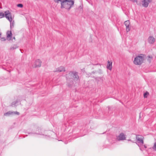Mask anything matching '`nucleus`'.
<instances>
[{
  "instance_id": "f257e3e1",
  "label": "nucleus",
  "mask_w": 156,
  "mask_h": 156,
  "mask_svg": "<svg viewBox=\"0 0 156 156\" xmlns=\"http://www.w3.org/2000/svg\"><path fill=\"white\" fill-rule=\"evenodd\" d=\"M66 78L67 85L70 87H72L75 83H78L79 81L78 73L74 71H71L66 74Z\"/></svg>"
},
{
  "instance_id": "f03ea898",
  "label": "nucleus",
  "mask_w": 156,
  "mask_h": 156,
  "mask_svg": "<svg viewBox=\"0 0 156 156\" xmlns=\"http://www.w3.org/2000/svg\"><path fill=\"white\" fill-rule=\"evenodd\" d=\"M61 2V8H65L68 10H69L74 4L73 0H58L57 3H58V2Z\"/></svg>"
},
{
  "instance_id": "7ed1b4c3",
  "label": "nucleus",
  "mask_w": 156,
  "mask_h": 156,
  "mask_svg": "<svg viewBox=\"0 0 156 156\" xmlns=\"http://www.w3.org/2000/svg\"><path fill=\"white\" fill-rule=\"evenodd\" d=\"M28 133L31 135H42L44 137L47 136L45 134L46 133H44L43 129L40 128H37L35 131L32 130L31 132H28Z\"/></svg>"
},
{
  "instance_id": "20e7f679",
  "label": "nucleus",
  "mask_w": 156,
  "mask_h": 156,
  "mask_svg": "<svg viewBox=\"0 0 156 156\" xmlns=\"http://www.w3.org/2000/svg\"><path fill=\"white\" fill-rule=\"evenodd\" d=\"M144 60V55L141 54V55L136 56L135 58L133 63L135 65H140L143 63Z\"/></svg>"
},
{
  "instance_id": "39448f33",
  "label": "nucleus",
  "mask_w": 156,
  "mask_h": 156,
  "mask_svg": "<svg viewBox=\"0 0 156 156\" xmlns=\"http://www.w3.org/2000/svg\"><path fill=\"white\" fill-rule=\"evenodd\" d=\"M5 16L10 22L12 21L11 13L9 10H6L5 12V13L2 12H0V18Z\"/></svg>"
},
{
  "instance_id": "423d86ee",
  "label": "nucleus",
  "mask_w": 156,
  "mask_h": 156,
  "mask_svg": "<svg viewBox=\"0 0 156 156\" xmlns=\"http://www.w3.org/2000/svg\"><path fill=\"white\" fill-rule=\"evenodd\" d=\"M143 137L142 136L137 135L136 136V139L137 141L136 142V144L140 147V150L142 151V150L141 148V146H143L144 142L143 139Z\"/></svg>"
},
{
  "instance_id": "0eeeda50",
  "label": "nucleus",
  "mask_w": 156,
  "mask_h": 156,
  "mask_svg": "<svg viewBox=\"0 0 156 156\" xmlns=\"http://www.w3.org/2000/svg\"><path fill=\"white\" fill-rule=\"evenodd\" d=\"M126 135L123 133H121L116 136V140L118 141H122L126 140Z\"/></svg>"
},
{
  "instance_id": "6e6552de",
  "label": "nucleus",
  "mask_w": 156,
  "mask_h": 156,
  "mask_svg": "<svg viewBox=\"0 0 156 156\" xmlns=\"http://www.w3.org/2000/svg\"><path fill=\"white\" fill-rule=\"evenodd\" d=\"M14 114H16L19 115L20 114V113L17 112L9 111L5 113L4 115L5 116H9L10 115H13Z\"/></svg>"
},
{
  "instance_id": "1a4fd4ad",
  "label": "nucleus",
  "mask_w": 156,
  "mask_h": 156,
  "mask_svg": "<svg viewBox=\"0 0 156 156\" xmlns=\"http://www.w3.org/2000/svg\"><path fill=\"white\" fill-rule=\"evenodd\" d=\"M151 2V0H142L141 1L142 6L143 7L147 8L149 4Z\"/></svg>"
},
{
  "instance_id": "9d476101",
  "label": "nucleus",
  "mask_w": 156,
  "mask_h": 156,
  "mask_svg": "<svg viewBox=\"0 0 156 156\" xmlns=\"http://www.w3.org/2000/svg\"><path fill=\"white\" fill-rule=\"evenodd\" d=\"M124 24L126 27V30L127 32H128L130 30V27H129L130 23L129 20L125 21Z\"/></svg>"
},
{
  "instance_id": "9b49d317",
  "label": "nucleus",
  "mask_w": 156,
  "mask_h": 156,
  "mask_svg": "<svg viewBox=\"0 0 156 156\" xmlns=\"http://www.w3.org/2000/svg\"><path fill=\"white\" fill-rule=\"evenodd\" d=\"M41 62L39 59L37 60L35 63L34 67H40L41 65Z\"/></svg>"
},
{
  "instance_id": "f8f14e48",
  "label": "nucleus",
  "mask_w": 156,
  "mask_h": 156,
  "mask_svg": "<svg viewBox=\"0 0 156 156\" xmlns=\"http://www.w3.org/2000/svg\"><path fill=\"white\" fill-rule=\"evenodd\" d=\"M155 39L152 36H150L148 39V41L150 44H153L155 42Z\"/></svg>"
},
{
  "instance_id": "ddd939ff",
  "label": "nucleus",
  "mask_w": 156,
  "mask_h": 156,
  "mask_svg": "<svg viewBox=\"0 0 156 156\" xmlns=\"http://www.w3.org/2000/svg\"><path fill=\"white\" fill-rule=\"evenodd\" d=\"M65 69L64 67L63 66H60L56 69L55 72H65Z\"/></svg>"
},
{
  "instance_id": "4468645a",
  "label": "nucleus",
  "mask_w": 156,
  "mask_h": 156,
  "mask_svg": "<svg viewBox=\"0 0 156 156\" xmlns=\"http://www.w3.org/2000/svg\"><path fill=\"white\" fill-rule=\"evenodd\" d=\"M112 62H110V61H108V63L107 66V69L111 70L112 68Z\"/></svg>"
},
{
  "instance_id": "2eb2a0df",
  "label": "nucleus",
  "mask_w": 156,
  "mask_h": 156,
  "mask_svg": "<svg viewBox=\"0 0 156 156\" xmlns=\"http://www.w3.org/2000/svg\"><path fill=\"white\" fill-rule=\"evenodd\" d=\"M12 36L11 31H8L7 32V38L9 40H11Z\"/></svg>"
},
{
  "instance_id": "dca6fc26",
  "label": "nucleus",
  "mask_w": 156,
  "mask_h": 156,
  "mask_svg": "<svg viewBox=\"0 0 156 156\" xmlns=\"http://www.w3.org/2000/svg\"><path fill=\"white\" fill-rule=\"evenodd\" d=\"M18 47L16 45L13 44L12 45L10 48V49L11 51H13L14 49H16V48H18Z\"/></svg>"
},
{
  "instance_id": "f3484780",
  "label": "nucleus",
  "mask_w": 156,
  "mask_h": 156,
  "mask_svg": "<svg viewBox=\"0 0 156 156\" xmlns=\"http://www.w3.org/2000/svg\"><path fill=\"white\" fill-rule=\"evenodd\" d=\"M19 103V101L17 100L13 102L11 104V106H16L17 105V103Z\"/></svg>"
},
{
  "instance_id": "a211bd4d",
  "label": "nucleus",
  "mask_w": 156,
  "mask_h": 156,
  "mask_svg": "<svg viewBox=\"0 0 156 156\" xmlns=\"http://www.w3.org/2000/svg\"><path fill=\"white\" fill-rule=\"evenodd\" d=\"M152 58V57L151 56H148V58L147 59V61L150 63L151 62V60Z\"/></svg>"
},
{
  "instance_id": "6ab92c4d",
  "label": "nucleus",
  "mask_w": 156,
  "mask_h": 156,
  "mask_svg": "<svg viewBox=\"0 0 156 156\" xmlns=\"http://www.w3.org/2000/svg\"><path fill=\"white\" fill-rule=\"evenodd\" d=\"M149 94V93L147 92H146L144 93V98H147V96Z\"/></svg>"
},
{
  "instance_id": "aec40b11",
  "label": "nucleus",
  "mask_w": 156,
  "mask_h": 156,
  "mask_svg": "<svg viewBox=\"0 0 156 156\" xmlns=\"http://www.w3.org/2000/svg\"><path fill=\"white\" fill-rule=\"evenodd\" d=\"M12 21L11 22H10V27L11 29L13 28V26H14V22H12L11 23Z\"/></svg>"
},
{
  "instance_id": "412c9836",
  "label": "nucleus",
  "mask_w": 156,
  "mask_h": 156,
  "mask_svg": "<svg viewBox=\"0 0 156 156\" xmlns=\"http://www.w3.org/2000/svg\"><path fill=\"white\" fill-rule=\"evenodd\" d=\"M153 149L155 151H156V142H155L154 145L153 147Z\"/></svg>"
},
{
  "instance_id": "4be33fe9",
  "label": "nucleus",
  "mask_w": 156,
  "mask_h": 156,
  "mask_svg": "<svg viewBox=\"0 0 156 156\" xmlns=\"http://www.w3.org/2000/svg\"><path fill=\"white\" fill-rule=\"evenodd\" d=\"M17 6L19 7L22 8L23 7V5L22 4H19L17 5Z\"/></svg>"
},
{
  "instance_id": "5701e85b",
  "label": "nucleus",
  "mask_w": 156,
  "mask_h": 156,
  "mask_svg": "<svg viewBox=\"0 0 156 156\" xmlns=\"http://www.w3.org/2000/svg\"><path fill=\"white\" fill-rule=\"evenodd\" d=\"M143 147H144L145 148H147V146H146V145H143V146H141V148H142V151H143Z\"/></svg>"
},
{
  "instance_id": "b1692460",
  "label": "nucleus",
  "mask_w": 156,
  "mask_h": 156,
  "mask_svg": "<svg viewBox=\"0 0 156 156\" xmlns=\"http://www.w3.org/2000/svg\"><path fill=\"white\" fill-rule=\"evenodd\" d=\"M1 40L2 41H5L6 39L5 37H2L1 38Z\"/></svg>"
},
{
  "instance_id": "393cba45",
  "label": "nucleus",
  "mask_w": 156,
  "mask_h": 156,
  "mask_svg": "<svg viewBox=\"0 0 156 156\" xmlns=\"http://www.w3.org/2000/svg\"><path fill=\"white\" fill-rule=\"evenodd\" d=\"M128 140L129 141H132V142H133V143L134 142L132 141L131 140Z\"/></svg>"
},
{
  "instance_id": "a878e982",
  "label": "nucleus",
  "mask_w": 156,
  "mask_h": 156,
  "mask_svg": "<svg viewBox=\"0 0 156 156\" xmlns=\"http://www.w3.org/2000/svg\"><path fill=\"white\" fill-rule=\"evenodd\" d=\"M2 34L0 32V37H1Z\"/></svg>"
},
{
  "instance_id": "bb28decb",
  "label": "nucleus",
  "mask_w": 156,
  "mask_h": 156,
  "mask_svg": "<svg viewBox=\"0 0 156 156\" xmlns=\"http://www.w3.org/2000/svg\"><path fill=\"white\" fill-rule=\"evenodd\" d=\"M13 39H14V40H15V37H14L13 38Z\"/></svg>"
},
{
  "instance_id": "cd10ccee",
  "label": "nucleus",
  "mask_w": 156,
  "mask_h": 156,
  "mask_svg": "<svg viewBox=\"0 0 156 156\" xmlns=\"http://www.w3.org/2000/svg\"><path fill=\"white\" fill-rule=\"evenodd\" d=\"M92 73H95V72L94 71H93V72H92Z\"/></svg>"
},
{
  "instance_id": "c85d7f7f",
  "label": "nucleus",
  "mask_w": 156,
  "mask_h": 156,
  "mask_svg": "<svg viewBox=\"0 0 156 156\" xmlns=\"http://www.w3.org/2000/svg\"><path fill=\"white\" fill-rule=\"evenodd\" d=\"M0 8H2L1 7H0Z\"/></svg>"
}]
</instances>
